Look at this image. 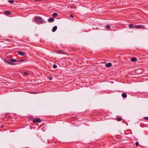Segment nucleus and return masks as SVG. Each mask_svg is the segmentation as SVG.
<instances>
[{
	"mask_svg": "<svg viewBox=\"0 0 148 148\" xmlns=\"http://www.w3.org/2000/svg\"><path fill=\"white\" fill-rule=\"evenodd\" d=\"M145 26L141 25H138L134 26V28L135 29H144Z\"/></svg>",
	"mask_w": 148,
	"mask_h": 148,
	"instance_id": "3",
	"label": "nucleus"
},
{
	"mask_svg": "<svg viewBox=\"0 0 148 148\" xmlns=\"http://www.w3.org/2000/svg\"><path fill=\"white\" fill-rule=\"evenodd\" d=\"M3 127V126H2V127Z\"/></svg>",
	"mask_w": 148,
	"mask_h": 148,
	"instance_id": "26",
	"label": "nucleus"
},
{
	"mask_svg": "<svg viewBox=\"0 0 148 148\" xmlns=\"http://www.w3.org/2000/svg\"><path fill=\"white\" fill-rule=\"evenodd\" d=\"M117 120L118 121H121L122 120L121 118L120 117H119L117 119Z\"/></svg>",
	"mask_w": 148,
	"mask_h": 148,
	"instance_id": "15",
	"label": "nucleus"
},
{
	"mask_svg": "<svg viewBox=\"0 0 148 148\" xmlns=\"http://www.w3.org/2000/svg\"><path fill=\"white\" fill-rule=\"evenodd\" d=\"M129 27L130 28H132L133 27H134V26H133V25L132 24H130L129 25Z\"/></svg>",
	"mask_w": 148,
	"mask_h": 148,
	"instance_id": "13",
	"label": "nucleus"
},
{
	"mask_svg": "<svg viewBox=\"0 0 148 148\" xmlns=\"http://www.w3.org/2000/svg\"><path fill=\"white\" fill-rule=\"evenodd\" d=\"M57 66L56 64H53V68L56 69L57 68Z\"/></svg>",
	"mask_w": 148,
	"mask_h": 148,
	"instance_id": "20",
	"label": "nucleus"
},
{
	"mask_svg": "<svg viewBox=\"0 0 148 148\" xmlns=\"http://www.w3.org/2000/svg\"><path fill=\"white\" fill-rule=\"evenodd\" d=\"M112 65V64L111 63L109 62L108 63L106 64V66L107 67H111Z\"/></svg>",
	"mask_w": 148,
	"mask_h": 148,
	"instance_id": "6",
	"label": "nucleus"
},
{
	"mask_svg": "<svg viewBox=\"0 0 148 148\" xmlns=\"http://www.w3.org/2000/svg\"><path fill=\"white\" fill-rule=\"evenodd\" d=\"M34 1H36V0H34Z\"/></svg>",
	"mask_w": 148,
	"mask_h": 148,
	"instance_id": "25",
	"label": "nucleus"
},
{
	"mask_svg": "<svg viewBox=\"0 0 148 148\" xmlns=\"http://www.w3.org/2000/svg\"><path fill=\"white\" fill-rule=\"evenodd\" d=\"M70 16L71 18H73V16L72 14H70Z\"/></svg>",
	"mask_w": 148,
	"mask_h": 148,
	"instance_id": "21",
	"label": "nucleus"
},
{
	"mask_svg": "<svg viewBox=\"0 0 148 148\" xmlns=\"http://www.w3.org/2000/svg\"><path fill=\"white\" fill-rule=\"evenodd\" d=\"M135 145L136 147H138L139 145V143L138 142H136L135 143Z\"/></svg>",
	"mask_w": 148,
	"mask_h": 148,
	"instance_id": "17",
	"label": "nucleus"
},
{
	"mask_svg": "<svg viewBox=\"0 0 148 148\" xmlns=\"http://www.w3.org/2000/svg\"><path fill=\"white\" fill-rule=\"evenodd\" d=\"M106 28L108 29H110V26L108 25H106Z\"/></svg>",
	"mask_w": 148,
	"mask_h": 148,
	"instance_id": "16",
	"label": "nucleus"
},
{
	"mask_svg": "<svg viewBox=\"0 0 148 148\" xmlns=\"http://www.w3.org/2000/svg\"><path fill=\"white\" fill-rule=\"evenodd\" d=\"M3 127V126H2V127Z\"/></svg>",
	"mask_w": 148,
	"mask_h": 148,
	"instance_id": "28",
	"label": "nucleus"
},
{
	"mask_svg": "<svg viewBox=\"0 0 148 148\" xmlns=\"http://www.w3.org/2000/svg\"><path fill=\"white\" fill-rule=\"evenodd\" d=\"M23 61V60H21L18 61V62H22V61Z\"/></svg>",
	"mask_w": 148,
	"mask_h": 148,
	"instance_id": "23",
	"label": "nucleus"
},
{
	"mask_svg": "<svg viewBox=\"0 0 148 148\" xmlns=\"http://www.w3.org/2000/svg\"><path fill=\"white\" fill-rule=\"evenodd\" d=\"M5 61L6 63L12 65L14 64L12 63V62H16L17 61L16 60L14 59H11L10 60V61L6 59L5 60Z\"/></svg>",
	"mask_w": 148,
	"mask_h": 148,
	"instance_id": "2",
	"label": "nucleus"
},
{
	"mask_svg": "<svg viewBox=\"0 0 148 148\" xmlns=\"http://www.w3.org/2000/svg\"><path fill=\"white\" fill-rule=\"evenodd\" d=\"M41 120L40 119L38 118L34 119L33 121L34 123L36 122L40 123L41 122Z\"/></svg>",
	"mask_w": 148,
	"mask_h": 148,
	"instance_id": "4",
	"label": "nucleus"
},
{
	"mask_svg": "<svg viewBox=\"0 0 148 148\" xmlns=\"http://www.w3.org/2000/svg\"><path fill=\"white\" fill-rule=\"evenodd\" d=\"M5 14L7 15H9L11 14V12L9 11H6L5 12Z\"/></svg>",
	"mask_w": 148,
	"mask_h": 148,
	"instance_id": "11",
	"label": "nucleus"
},
{
	"mask_svg": "<svg viewBox=\"0 0 148 148\" xmlns=\"http://www.w3.org/2000/svg\"><path fill=\"white\" fill-rule=\"evenodd\" d=\"M144 119L148 121V117H144Z\"/></svg>",
	"mask_w": 148,
	"mask_h": 148,
	"instance_id": "19",
	"label": "nucleus"
},
{
	"mask_svg": "<svg viewBox=\"0 0 148 148\" xmlns=\"http://www.w3.org/2000/svg\"><path fill=\"white\" fill-rule=\"evenodd\" d=\"M36 22L38 24H42L43 22V21L42 17H36L34 18Z\"/></svg>",
	"mask_w": 148,
	"mask_h": 148,
	"instance_id": "1",
	"label": "nucleus"
},
{
	"mask_svg": "<svg viewBox=\"0 0 148 148\" xmlns=\"http://www.w3.org/2000/svg\"><path fill=\"white\" fill-rule=\"evenodd\" d=\"M52 79V78H51H51H50V80H51V79Z\"/></svg>",
	"mask_w": 148,
	"mask_h": 148,
	"instance_id": "24",
	"label": "nucleus"
},
{
	"mask_svg": "<svg viewBox=\"0 0 148 148\" xmlns=\"http://www.w3.org/2000/svg\"><path fill=\"white\" fill-rule=\"evenodd\" d=\"M6 40L8 41H11V40L10 39H7Z\"/></svg>",
	"mask_w": 148,
	"mask_h": 148,
	"instance_id": "22",
	"label": "nucleus"
},
{
	"mask_svg": "<svg viewBox=\"0 0 148 148\" xmlns=\"http://www.w3.org/2000/svg\"><path fill=\"white\" fill-rule=\"evenodd\" d=\"M3 127V126H2V127Z\"/></svg>",
	"mask_w": 148,
	"mask_h": 148,
	"instance_id": "27",
	"label": "nucleus"
},
{
	"mask_svg": "<svg viewBox=\"0 0 148 148\" xmlns=\"http://www.w3.org/2000/svg\"><path fill=\"white\" fill-rule=\"evenodd\" d=\"M131 60L132 62H135L137 60V59L136 58H133L131 59Z\"/></svg>",
	"mask_w": 148,
	"mask_h": 148,
	"instance_id": "9",
	"label": "nucleus"
},
{
	"mask_svg": "<svg viewBox=\"0 0 148 148\" xmlns=\"http://www.w3.org/2000/svg\"><path fill=\"white\" fill-rule=\"evenodd\" d=\"M122 97L124 98H126L127 97V95L126 93H123L122 94Z\"/></svg>",
	"mask_w": 148,
	"mask_h": 148,
	"instance_id": "10",
	"label": "nucleus"
},
{
	"mask_svg": "<svg viewBox=\"0 0 148 148\" xmlns=\"http://www.w3.org/2000/svg\"><path fill=\"white\" fill-rule=\"evenodd\" d=\"M54 20V19L53 18H50L48 20V21L49 22H53Z\"/></svg>",
	"mask_w": 148,
	"mask_h": 148,
	"instance_id": "5",
	"label": "nucleus"
},
{
	"mask_svg": "<svg viewBox=\"0 0 148 148\" xmlns=\"http://www.w3.org/2000/svg\"><path fill=\"white\" fill-rule=\"evenodd\" d=\"M58 15L57 13H54L53 14L52 16L54 17H57Z\"/></svg>",
	"mask_w": 148,
	"mask_h": 148,
	"instance_id": "12",
	"label": "nucleus"
},
{
	"mask_svg": "<svg viewBox=\"0 0 148 148\" xmlns=\"http://www.w3.org/2000/svg\"><path fill=\"white\" fill-rule=\"evenodd\" d=\"M57 26H54L53 28L52 29V31L53 32H55L56 30L57 29Z\"/></svg>",
	"mask_w": 148,
	"mask_h": 148,
	"instance_id": "8",
	"label": "nucleus"
},
{
	"mask_svg": "<svg viewBox=\"0 0 148 148\" xmlns=\"http://www.w3.org/2000/svg\"><path fill=\"white\" fill-rule=\"evenodd\" d=\"M8 2L11 3H14V1L13 0H8Z\"/></svg>",
	"mask_w": 148,
	"mask_h": 148,
	"instance_id": "14",
	"label": "nucleus"
},
{
	"mask_svg": "<svg viewBox=\"0 0 148 148\" xmlns=\"http://www.w3.org/2000/svg\"><path fill=\"white\" fill-rule=\"evenodd\" d=\"M24 74L25 75L27 76L28 75L27 73L26 72H24Z\"/></svg>",
	"mask_w": 148,
	"mask_h": 148,
	"instance_id": "18",
	"label": "nucleus"
},
{
	"mask_svg": "<svg viewBox=\"0 0 148 148\" xmlns=\"http://www.w3.org/2000/svg\"><path fill=\"white\" fill-rule=\"evenodd\" d=\"M18 53L21 56H24L25 55V53L23 52L19 51L18 52Z\"/></svg>",
	"mask_w": 148,
	"mask_h": 148,
	"instance_id": "7",
	"label": "nucleus"
}]
</instances>
